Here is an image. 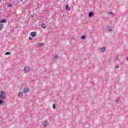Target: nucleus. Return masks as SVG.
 Masks as SVG:
<instances>
[{
	"mask_svg": "<svg viewBox=\"0 0 128 128\" xmlns=\"http://www.w3.org/2000/svg\"><path fill=\"white\" fill-rule=\"evenodd\" d=\"M6 98V93L4 91L0 92V100H4Z\"/></svg>",
	"mask_w": 128,
	"mask_h": 128,
	"instance_id": "nucleus-1",
	"label": "nucleus"
},
{
	"mask_svg": "<svg viewBox=\"0 0 128 128\" xmlns=\"http://www.w3.org/2000/svg\"><path fill=\"white\" fill-rule=\"evenodd\" d=\"M30 70L29 66H26L24 70V72H28Z\"/></svg>",
	"mask_w": 128,
	"mask_h": 128,
	"instance_id": "nucleus-2",
	"label": "nucleus"
},
{
	"mask_svg": "<svg viewBox=\"0 0 128 128\" xmlns=\"http://www.w3.org/2000/svg\"><path fill=\"white\" fill-rule=\"evenodd\" d=\"M30 36H31L32 38H36V32H32L30 33Z\"/></svg>",
	"mask_w": 128,
	"mask_h": 128,
	"instance_id": "nucleus-3",
	"label": "nucleus"
},
{
	"mask_svg": "<svg viewBox=\"0 0 128 128\" xmlns=\"http://www.w3.org/2000/svg\"><path fill=\"white\" fill-rule=\"evenodd\" d=\"M18 98H22V96H24V92H19L18 93Z\"/></svg>",
	"mask_w": 128,
	"mask_h": 128,
	"instance_id": "nucleus-4",
	"label": "nucleus"
},
{
	"mask_svg": "<svg viewBox=\"0 0 128 128\" xmlns=\"http://www.w3.org/2000/svg\"><path fill=\"white\" fill-rule=\"evenodd\" d=\"M6 19H1L0 21V24H6Z\"/></svg>",
	"mask_w": 128,
	"mask_h": 128,
	"instance_id": "nucleus-5",
	"label": "nucleus"
},
{
	"mask_svg": "<svg viewBox=\"0 0 128 128\" xmlns=\"http://www.w3.org/2000/svg\"><path fill=\"white\" fill-rule=\"evenodd\" d=\"M89 18H92V16H94V12H90L88 13Z\"/></svg>",
	"mask_w": 128,
	"mask_h": 128,
	"instance_id": "nucleus-6",
	"label": "nucleus"
},
{
	"mask_svg": "<svg viewBox=\"0 0 128 128\" xmlns=\"http://www.w3.org/2000/svg\"><path fill=\"white\" fill-rule=\"evenodd\" d=\"M106 47H102L100 49V52H106Z\"/></svg>",
	"mask_w": 128,
	"mask_h": 128,
	"instance_id": "nucleus-7",
	"label": "nucleus"
},
{
	"mask_svg": "<svg viewBox=\"0 0 128 128\" xmlns=\"http://www.w3.org/2000/svg\"><path fill=\"white\" fill-rule=\"evenodd\" d=\"M23 92L24 94H26V92H28V88H24L23 90Z\"/></svg>",
	"mask_w": 128,
	"mask_h": 128,
	"instance_id": "nucleus-8",
	"label": "nucleus"
},
{
	"mask_svg": "<svg viewBox=\"0 0 128 128\" xmlns=\"http://www.w3.org/2000/svg\"><path fill=\"white\" fill-rule=\"evenodd\" d=\"M42 28H46V24H42L41 25Z\"/></svg>",
	"mask_w": 128,
	"mask_h": 128,
	"instance_id": "nucleus-9",
	"label": "nucleus"
},
{
	"mask_svg": "<svg viewBox=\"0 0 128 128\" xmlns=\"http://www.w3.org/2000/svg\"><path fill=\"white\" fill-rule=\"evenodd\" d=\"M66 10H70V7L68 5L66 6Z\"/></svg>",
	"mask_w": 128,
	"mask_h": 128,
	"instance_id": "nucleus-10",
	"label": "nucleus"
},
{
	"mask_svg": "<svg viewBox=\"0 0 128 128\" xmlns=\"http://www.w3.org/2000/svg\"><path fill=\"white\" fill-rule=\"evenodd\" d=\"M108 32H112V27L108 26L107 28Z\"/></svg>",
	"mask_w": 128,
	"mask_h": 128,
	"instance_id": "nucleus-11",
	"label": "nucleus"
},
{
	"mask_svg": "<svg viewBox=\"0 0 128 128\" xmlns=\"http://www.w3.org/2000/svg\"><path fill=\"white\" fill-rule=\"evenodd\" d=\"M4 28V24H0V30H2Z\"/></svg>",
	"mask_w": 128,
	"mask_h": 128,
	"instance_id": "nucleus-12",
	"label": "nucleus"
},
{
	"mask_svg": "<svg viewBox=\"0 0 128 128\" xmlns=\"http://www.w3.org/2000/svg\"><path fill=\"white\" fill-rule=\"evenodd\" d=\"M8 8H12V4H8Z\"/></svg>",
	"mask_w": 128,
	"mask_h": 128,
	"instance_id": "nucleus-13",
	"label": "nucleus"
},
{
	"mask_svg": "<svg viewBox=\"0 0 128 128\" xmlns=\"http://www.w3.org/2000/svg\"><path fill=\"white\" fill-rule=\"evenodd\" d=\"M10 52H6L5 53V56H10Z\"/></svg>",
	"mask_w": 128,
	"mask_h": 128,
	"instance_id": "nucleus-14",
	"label": "nucleus"
},
{
	"mask_svg": "<svg viewBox=\"0 0 128 128\" xmlns=\"http://www.w3.org/2000/svg\"><path fill=\"white\" fill-rule=\"evenodd\" d=\"M4 104V100L0 99V105L2 104Z\"/></svg>",
	"mask_w": 128,
	"mask_h": 128,
	"instance_id": "nucleus-15",
	"label": "nucleus"
},
{
	"mask_svg": "<svg viewBox=\"0 0 128 128\" xmlns=\"http://www.w3.org/2000/svg\"><path fill=\"white\" fill-rule=\"evenodd\" d=\"M116 58L117 60H120V58H118V56H116Z\"/></svg>",
	"mask_w": 128,
	"mask_h": 128,
	"instance_id": "nucleus-16",
	"label": "nucleus"
},
{
	"mask_svg": "<svg viewBox=\"0 0 128 128\" xmlns=\"http://www.w3.org/2000/svg\"><path fill=\"white\" fill-rule=\"evenodd\" d=\"M86 36H82V40H86Z\"/></svg>",
	"mask_w": 128,
	"mask_h": 128,
	"instance_id": "nucleus-17",
	"label": "nucleus"
},
{
	"mask_svg": "<svg viewBox=\"0 0 128 128\" xmlns=\"http://www.w3.org/2000/svg\"><path fill=\"white\" fill-rule=\"evenodd\" d=\"M42 126H44V128H46V122H44Z\"/></svg>",
	"mask_w": 128,
	"mask_h": 128,
	"instance_id": "nucleus-18",
	"label": "nucleus"
},
{
	"mask_svg": "<svg viewBox=\"0 0 128 128\" xmlns=\"http://www.w3.org/2000/svg\"><path fill=\"white\" fill-rule=\"evenodd\" d=\"M58 58V54H55L54 58H56H56Z\"/></svg>",
	"mask_w": 128,
	"mask_h": 128,
	"instance_id": "nucleus-19",
	"label": "nucleus"
},
{
	"mask_svg": "<svg viewBox=\"0 0 128 128\" xmlns=\"http://www.w3.org/2000/svg\"><path fill=\"white\" fill-rule=\"evenodd\" d=\"M116 104H120V100H116Z\"/></svg>",
	"mask_w": 128,
	"mask_h": 128,
	"instance_id": "nucleus-20",
	"label": "nucleus"
},
{
	"mask_svg": "<svg viewBox=\"0 0 128 128\" xmlns=\"http://www.w3.org/2000/svg\"><path fill=\"white\" fill-rule=\"evenodd\" d=\"M52 108L54 110H56V105L54 104H53Z\"/></svg>",
	"mask_w": 128,
	"mask_h": 128,
	"instance_id": "nucleus-21",
	"label": "nucleus"
},
{
	"mask_svg": "<svg viewBox=\"0 0 128 128\" xmlns=\"http://www.w3.org/2000/svg\"><path fill=\"white\" fill-rule=\"evenodd\" d=\"M38 46H39L40 48V46H42V44H38Z\"/></svg>",
	"mask_w": 128,
	"mask_h": 128,
	"instance_id": "nucleus-22",
	"label": "nucleus"
},
{
	"mask_svg": "<svg viewBox=\"0 0 128 128\" xmlns=\"http://www.w3.org/2000/svg\"><path fill=\"white\" fill-rule=\"evenodd\" d=\"M29 40H32V37H29Z\"/></svg>",
	"mask_w": 128,
	"mask_h": 128,
	"instance_id": "nucleus-23",
	"label": "nucleus"
},
{
	"mask_svg": "<svg viewBox=\"0 0 128 128\" xmlns=\"http://www.w3.org/2000/svg\"><path fill=\"white\" fill-rule=\"evenodd\" d=\"M120 68V66H116V68Z\"/></svg>",
	"mask_w": 128,
	"mask_h": 128,
	"instance_id": "nucleus-24",
	"label": "nucleus"
},
{
	"mask_svg": "<svg viewBox=\"0 0 128 128\" xmlns=\"http://www.w3.org/2000/svg\"><path fill=\"white\" fill-rule=\"evenodd\" d=\"M108 14H112V12H108Z\"/></svg>",
	"mask_w": 128,
	"mask_h": 128,
	"instance_id": "nucleus-25",
	"label": "nucleus"
},
{
	"mask_svg": "<svg viewBox=\"0 0 128 128\" xmlns=\"http://www.w3.org/2000/svg\"><path fill=\"white\" fill-rule=\"evenodd\" d=\"M126 60L128 62V56L126 58Z\"/></svg>",
	"mask_w": 128,
	"mask_h": 128,
	"instance_id": "nucleus-26",
	"label": "nucleus"
},
{
	"mask_svg": "<svg viewBox=\"0 0 128 128\" xmlns=\"http://www.w3.org/2000/svg\"><path fill=\"white\" fill-rule=\"evenodd\" d=\"M1 0H0V2Z\"/></svg>",
	"mask_w": 128,
	"mask_h": 128,
	"instance_id": "nucleus-27",
	"label": "nucleus"
}]
</instances>
